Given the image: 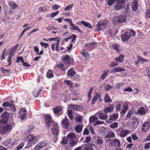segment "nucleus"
I'll use <instances>...</instances> for the list:
<instances>
[{"mask_svg": "<svg viewBox=\"0 0 150 150\" xmlns=\"http://www.w3.org/2000/svg\"><path fill=\"white\" fill-rule=\"evenodd\" d=\"M68 137L69 141V144L70 146L72 147L78 143L75 135L72 133H69L68 135Z\"/></svg>", "mask_w": 150, "mask_h": 150, "instance_id": "f257e3e1", "label": "nucleus"}, {"mask_svg": "<svg viewBox=\"0 0 150 150\" xmlns=\"http://www.w3.org/2000/svg\"><path fill=\"white\" fill-rule=\"evenodd\" d=\"M126 17L123 15L119 16H117L113 18L112 20L113 23L116 25L118 23H122L126 22Z\"/></svg>", "mask_w": 150, "mask_h": 150, "instance_id": "f03ea898", "label": "nucleus"}, {"mask_svg": "<svg viewBox=\"0 0 150 150\" xmlns=\"http://www.w3.org/2000/svg\"><path fill=\"white\" fill-rule=\"evenodd\" d=\"M108 23L107 20H101L100 21L97 25V30L100 31L104 29Z\"/></svg>", "mask_w": 150, "mask_h": 150, "instance_id": "7ed1b4c3", "label": "nucleus"}, {"mask_svg": "<svg viewBox=\"0 0 150 150\" xmlns=\"http://www.w3.org/2000/svg\"><path fill=\"white\" fill-rule=\"evenodd\" d=\"M39 139L38 136H35L32 134H29L27 137L28 144L30 145V146H31V144H34Z\"/></svg>", "mask_w": 150, "mask_h": 150, "instance_id": "20e7f679", "label": "nucleus"}, {"mask_svg": "<svg viewBox=\"0 0 150 150\" xmlns=\"http://www.w3.org/2000/svg\"><path fill=\"white\" fill-rule=\"evenodd\" d=\"M129 122H130L129 123V127L132 129L136 128L138 125V121L136 117L134 116L132 117L130 119Z\"/></svg>", "mask_w": 150, "mask_h": 150, "instance_id": "39448f33", "label": "nucleus"}, {"mask_svg": "<svg viewBox=\"0 0 150 150\" xmlns=\"http://www.w3.org/2000/svg\"><path fill=\"white\" fill-rule=\"evenodd\" d=\"M14 123H11V124L3 126H0V131H1V133H4L5 132L10 131L12 129V126H14Z\"/></svg>", "mask_w": 150, "mask_h": 150, "instance_id": "423d86ee", "label": "nucleus"}, {"mask_svg": "<svg viewBox=\"0 0 150 150\" xmlns=\"http://www.w3.org/2000/svg\"><path fill=\"white\" fill-rule=\"evenodd\" d=\"M129 131L127 130L124 129L122 128H120L117 130V132L120 137H124L126 136L128 134Z\"/></svg>", "mask_w": 150, "mask_h": 150, "instance_id": "0eeeda50", "label": "nucleus"}, {"mask_svg": "<svg viewBox=\"0 0 150 150\" xmlns=\"http://www.w3.org/2000/svg\"><path fill=\"white\" fill-rule=\"evenodd\" d=\"M27 111L24 108H21L19 112V116L21 120H24L26 116Z\"/></svg>", "mask_w": 150, "mask_h": 150, "instance_id": "6e6552de", "label": "nucleus"}, {"mask_svg": "<svg viewBox=\"0 0 150 150\" xmlns=\"http://www.w3.org/2000/svg\"><path fill=\"white\" fill-rule=\"evenodd\" d=\"M63 62L66 64H70L72 63L73 61L71 59L69 56L67 55L63 56L62 57Z\"/></svg>", "mask_w": 150, "mask_h": 150, "instance_id": "1a4fd4ad", "label": "nucleus"}, {"mask_svg": "<svg viewBox=\"0 0 150 150\" xmlns=\"http://www.w3.org/2000/svg\"><path fill=\"white\" fill-rule=\"evenodd\" d=\"M117 1V2L115 6V9L116 10L121 9L125 6V2H121L120 1Z\"/></svg>", "mask_w": 150, "mask_h": 150, "instance_id": "9d476101", "label": "nucleus"}, {"mask_svg": "<svg viewBox=\"0 0 150 150\" xmlns=\"http://www.w3.org/2000/svg\"><path fill=\"white\" fill-rule=\"evenodd\" d=\"M131 35L130 33L126 32L121 35V38L122 41L126 42L128 41Z\"/></svg>", "mask_w": 150, "mask_h": 150, "instance_id": "9b49d317", "label": "nucleus"}, {"mask_svg": "<svg viewBox=\"0 0 150 150\" xmlns=\"http://www.w3.org/2000/svg\"><path fill=\"white\" fill-rule=\"evenodd\" d=\"M19 46L18 44H17L15 46L11 48H10L8 51L9 52V55L13 57L15 54L16 49Z\"/></svg>", "mask_w": 150, "mask_h": 150, "instance_id": "f8f14e48", "label": "nucleus"}, {"mask_svg": "<svg viewBox=\"0 0 150 150\" xmlns=\"http://www.w3.org/2000/svg\"><path fill=\"white\" fill-rule=\"evenodd\" d=\"M46 123L47 127H50L52 122L51 116L49 114L46 115L45 116Z\"/></svg>", "mask_w": 150, "mask_h": 150, "instance_id": "ddd939ff", "label": "nucleus"}, {"mask_svg": "<svg viewBox=\"0 0 150 150\" xmlns=\"http://www.w3.org/2000/svg\"><path fill=\"white\" fill-rule=\"evenodd\" d=\"M62 125L64 129H68L69 126V120L67 118L64 119L62 121Z\"/></svg>", "mask_w": 150, "mask_h": 150, "instance_id": "4468645a", "label": "nucleus"}, {"mask_svg": "<svg viewBox=\"0 0 150 150\" xmlns=\"http://www.w3.org/2000/svg\"><path fill=\"white\" fill-rule=\"evenodd\" d=\"M51 132L54 136H57L58 135L59 133L58 126L57 124H55L54 126L51 129Z\"/></svg>", "mask_w": 150, "mask_h": 150, "instance_id": "2eb2a0df", "label": "nucleus"}, {"mask_svg": "<svg viewBox=\"0 0 150 150\" xmlns=\"http://www.w3.org/2000/svg\"><path fill=\"white\" fill-rule=\"evenodd\" d=\"M45 141H42L34 147L35 150H38L44 147L46 145Z\"/></svg>", "mask_w": 150, "mask_h": 150, "instance_id": "dca6fc26", "label": "nucleus"}, {"mask_svg": "<svg viewBox=\"0 0 150 150\" xmlns=\"http://www.w3.org/2000/svg\"><path fill=\"white\" fill-rule=\"evenodd\" d=\"M96 115L99 117V119L102 120H105L108 117V116L105 113H103L100 112H98L96 113Z\"/></svg>", "mask_w": 150, "mask_h": 150, "instance_id": "f3484780", "label": "nucleus"}, {"mask_svg": "<svg viewBox=\"0 0 150 150\" xmlns=\"http://www.w3.org/2000/svg\"><path fill=\"white\" fill-rule=\"evenodd\" d=\"M150 127V124L148 122H145L143 125L142 130L143 132H146L149 129Z\"/></svg>", "mask_w": 150, "mask_h": 150, "instance_id": "a211bd4d", "label": "nucleus"}, {"mask_svg": "<svg viewBox=\"0 0 150 150\" xmlns=\"http://www.w3.org/2000/svg\"><path fill=\"white\" fill-rule=\"evenodd\" d=\"M111 146L114 145L115 146L120 147V141L117 139H115L112 141V143H110Z\"/></svg>", "mask_w": 150, "mask_h": 150, "instance_id": "6ab92c4d", "label": "nucleus"}, {"mask_svg": "<svg viewBox=\"0 0 150 150\" xmlns=\"http://www.w3.org/2000/svg\"><path fill=\"white\" fill-rule=\"evenodd\" d=\"M113 109L114 107L111 105H110L104 108L103 111L105 114H107V113L112 112Z\"/></svg>", "mask_w": 150, "mask_h": 150, "instance_id": "aec40b11", "label": "nucleus"}, {"mask_svg": "<svg viewBox=\"0 0 150 150\" xmlns=\"http://www.w3.org/2000/svg\"><path fill=\"white\" fill-rule=\"evenodd\" d=\"M125 69L121 67H117L112 69V71L113 73L120 72L125 71Z\"/></svg>", "mask_w": 150, "mask_h": 150, "instance_id": "412c9836", "label": "nucleus"}, {"mask_svg": "<svg viewBox=\"0 0 150 150\" xmlns=\"http://www.w3.org/2000/svg\"><path fill=\"white\" fill-rule=\"evenodd\" d=\"M146 110L143 107H140L137 111V113L141 115H145L146 114Z\"/></svg>", "mask_w": 150, "mask_h": 150, "instance_id": "4be33fe9", "label": "nucleus"}, {"mask_svg": "<svg viewBox=\"0 0 150 150\" xmlns=\"http://www.w3.org/2000/svg\"><path fill=\"white\" fill-rule=\"evenodd\" d=\"M8 4L9 6L13 9H15L18 6L13 1H9Z\"/></svg>", "mask_w": 150, "mask_h": 150, "instance_id": "5701e85b", "label": "nucleus"}, {"mask_svg": "<svg viewBox=\"0 0 150 150\" xmlns=\"http://www.w3.org/2000/svg\"><path fill=\"white\" fill-rule=\"evenodd\" d=\"M118 115L117 114L115 113L113 114L110 116L109 119V121H115L118 118Z\"/></svg>", "mask_w": 150, "mask_h": 150, "instance_id": "b1692460", "label": "nucleus"}, {"mask_svg": "<svg viewBox=\"0 0 150 150\" xmlns=\"http://www.w3.org/2000/svg\"><path fill=\"white\" fill-rule=\"evenodd\" d=\"M59 41H57L56 42L54 43L53 45H52L51 47L52 50L53 51L54 50V47L55 46H56L55 50L57 51H59Z\"/></svg>", "mask_w": 150, "mask_h": 150, "instance_id": "393cba45", "label": "nucleus"}, {"mask_svg": "<svg viewBox=\"0 0 150 150\" xmlns=\"http://www.w3.org/2000/svg\"><path fill=\"white\" fill-rule=\"evenodd\" d=\"M138 3L136 1H134L132 3L131 7L132 10L135 11L138 8Z\"/></svg>", "mask_w": 150, "mask_h": 150, "instance_id": "a878e982", "label": "nucleus"}, {"mask_svg": "<svg viewBox=\"0 0 150 150\" xmlns=\"http://www.w3.org/2000/svg\"><path fill=\"white\" fill-rule=\"evenodd\" d=\"M70 25L71 26V30H77L80 33L81 32V31L80 30V28L77 25H74L73 23H72Z\"/></svg>", "mask_w": 150, "mask_h": 150, "instance_id": "bb28decb", "label": "nucleus"}, {"mask_svg": "<svg viewBox=\"0 0 150 150\" xmlns=\"http://www.w3.org/2000/svg\"><path fill=\"white\" fill-rule=\"evenodd\" d=\"M69 140V138L68 137L67 135L66 137H63L62 140L60 142V144L63 145L66 144L68 143Z\"/></svg>", "mask_w": 150, "mask_h": 150, "instance_id": "cd10ccee", "label": "nucleus"}, {"mask_svg": "<svg viewBox=\"0 0 150 150\" xmlns=\"http://www.w3.org/2000/svg\"><path fill=\"white\" fill-rule=\"evenodd\" d=\"M109 70L108 69H106L103 71V74L100 76V79L102 80L105 79V77L108 75Z\"/></svg>", "mask_w": 150, "mask_h": 150, "instance_id": "c85d7f7f", "label": "nucleus"}, {"mask_svg": "<svg viewBox=\"0 0 150 150\" xmlns=\"http://www.w3.org/2000/svg\"><path fill=\"white\" fill-rule=\"evenodd\" d=\"M62 109V106H57L53 109V111L55 114L58 113L60 112Z\"/></svg>", "mask_w": 150, "mask_h": 150, "instance_id": "c756f323", "label": "nucleus"}, {"mask_svg": "<svg viewBox=\"0 0 150 150\" xmlns=\"http://www.w3.org/2000/svg\"><path fill=\"white\" fill-rule=\"evenodd\" d=\"M41 91V89L38 90L36 89H34L33 92L34 96L36 97L38 96L40 94Z\"/></svg>", "mask_w": 150, "mask_h": 150, "instance_id": "7c9ffc66", "label": "nucleus"}, {"mask_svg": "<svg viewBox=\"0 0 150 150\" xmlns=\"http://www.w3.org/2000/svg\"><path fill=\"white\" fill-rule=\"evenodd\" d=\"M69 107L75 111L80 110L79 106L77 105H71L69 106Z\"/></svg>", "mask_w": 150, "mask_h": 150, "instance_id": "2f4dec72", "label": "nucleus"}, {"mask_svg": "<svg viewBox=\"0 0 150 150\" xmlns=\"http://www.w3.org/2000/svg\"><path fill=\"white\" fill-rule=\"evenodd\" d=\"M81 24L84 26L87 27L89 28H91L92 27L91 25L89 23L83 21H81Z\"/></svg>", "mask_w": 150, "mask_h": 150, "instance_id": "473e14b6", "label": "nucleus"}, {"mask_svg": "<svg viewBox=\"0 0 150 150\" xmlns=\"http://www.w3.org/2000/svg\"><path fill=\"white\" fill-rule=\"evenodd\" d=\"M46 75L47 77L49 79L52 78L54 76L53 71L51 70H48Z\"/></svg>", "mask_w": 150, "mask_h": 150, "instance_id": "72a5a7b5", "label": "nucleus"}, {"mask_svg": "<svg viewBox=\"0 0 150 150\" xmlns=\"http://www.w3.org/2000/svg\"><path fill=\"white\" fill-rule=\"evenodd\" d=\"M82 129V126L81 125H77L75 131L77 133H79L81 132Z\"/></svg>", "mask_w": 150, "mask_h": 150, "instance_id": "f704fd0d", "label": "nucleus"}, {"mask_svg": "<svg viewBox=\"0 0 150 150\" xmlns=\"http://www.w3.org/2000/svg\"><path fill=\"white\" fill-rule=\"evenodd\" d=\"M124 56L122 54L120 55L119 57L115 59V60L118 62H122L124 58Z\"/></svg>", "mask_w": 150, "mask_h": 150, "instance_id": "c9c22d12", "label": "nucleus"}, {"mask_svg": "<svg viewBox=\"0 0 150 150\" xmlns=\"http://www.w3.org/2000/svg\"><path fill=\"white\" fill-rule=\"evenodd\" d=\"M104 101L105 102H111V100L110 99L109 96L106 93L104 97Z\"/></svg>", "mask_w": 150, "mask_h": 150, "instance_id": "e433bc0d", "label": "nucleus"}, {"mask_svg": "<svg viewBox=\"0 0 150 150\" xmlns=\"http://www.w3.org/2000/svg\"><path fill=\"white\" fill-rule=\"evenodd\" d=\"M100 98V95L98 93H96L94 97L92 99V103L93 104H94L96 100Z\"/></svg>", "mask_w": 150, "mask_h": 150, "instance_id": "4c0bfd02", "label": "nucleus"}, {"mask_svg": "<svg viewBox=\"0 0 150 150\" xmlns=\"http://www.w3.org/2000/svg\"><path fill=\"white\" fill-rule=\"evenodd\" d=\"M0 70L1 72L4 74H6L9 73L11 71L10 69H6L2 67H0Z\"/></svg>", "mask_w": 150, "mask_h": 150, "instance_id": "58836bf2", "label": "nucleus"}, {"mask_svg": "<svg viewBox=\"0 0 150 150\" xmlns=\"http://www.w3.org/2000/svg\"><path fill=\"white\" fill-rule=\"evenodd\" d=\"M81 53L86 59L88 57H89V54L88 53L86 52L84 50H83L81 51Z\"/></svg>", "mask_w": 150, "mask_h": 150, "instance_id": "ea45409f", "label": "nucleus"}, {"mask_svg": "<svg viewBox=\"0 0 150 150\" xmlns=\"http://www.w3.org/2000/svg\"><path fill=\"white\" fill-rule=\"evenodd\" d=\"M75 74V72L71 69H70L67 72V74L71 76H73Z\"/></svg>", "mask_w": 150, "mask_h": 150, "instance_id": "a19ab883", "label": "nucleus"}, {"mask_svg": "<svg viewBox=\"0 0 150 150\" xmlns=\"http://www.w3.org/2000/svg\"><path fill=\"white\" fill-rule=\"evenodd\" d=\"M64 82L65 84L71 88H72L73 84L72 82L71 81L69 80H65Z\"/></svg>", "mask_w": 150, "mask_h": 150, "instance_id": "79ce46f5", "label": "nucleus"}, {"mask_svg": "<svg viewBox=\"0 0 150 150\" xmlns=\"http://www.w3.org/2000/svg\"><path fill=\"white\" fill-rule=\"evenodd\" d=\"M12 102L11 101L5 102L3 103L2 106L4 107L10 106Z\"/></svg>", "mask_w": 150, "mask_h": 150, "instance_id": "37998d69", "label": "nucleus"}, {"mask_svg": "<svg viewBox=\"0 0 150 150\" xmlns=\"http://www.w3.org/2000/svg\"><path fill=\"white\" fill-rule=\"evenodd\" d=\"M58 67L61 70L65 71V68L64 66V64L62 63H60L57 65Z\"/></svg>", "mask_w": 150, "mask_h": 150, "instance_id": "c03bdc74", "label": "nucleus"}, {"mask_svg": "<svg viewBox=\"0 0 150 150\" xmlns=\"http://www.w3.org/2000/svg\"><path fill=\"white\" fill-rule=\"evenodd\" d=\"M137 59L141 63H143L144 62H146L148 61V60L146 59H144L142 58L140 56H138Z\"/></svg>", "mask_w": 150, "mask_h": 150, "instance_id": "a18cd8bd", "label": "nucleus"}, {"mask_svg": "<svg viewBox=\"0 0 150 150\" xmlns=\"http://www.w3.org/2000/svg\"><path fill=\"white\" fill-rule=\"evenodd\" d=\"M88 147L89 150H94L96 148V146L94 144L89 143L88 144Z\"/></svg>", "mask_w": 150, "mask_h": 150, "instance_id": "49530a36", "label": "nucleus"}, {"mask_svg": "<svg viewBox=\"0 0 150 150\" xmlns=\"http://www.w3.org/2000/svg\"><path fill=\"white\" fill-rule=\"evenodd\" d=\"M98 119V118L97 117L92 116L89 118V121L90 122L92 123Z\"/></svg>", "mask_w": 150, "mask_h": 150, "instance_id": "de8ad7c7", "label": "nucleus"}, {"mask_svg": "<svg viewBox=\"0 0 150 150\" xmlns=\"http://www.w3.org/2000/svg\"><path fill=\"white\" fill-rule=\"evenodd\" d=\"M112 47L113 49H115L117 52L119 51V49L120 48V46L117 44L113 45H112Z\"/></svg>", "mask_w": 150, "mask_h": 150, "instance_id": "09e8293b", "label": "nucleus"}, {"mask_svg": "<svg viewBox=\"0 0 150 150\" xmlns=\"http://www.w3.org/2000/svg\"><path fill=\"white\" fill-rule=\"evenodd\" d=\"M93 90V87H91L89 89V91L88 93V97L89 98V100L91 98V94Z\"/></svg>", "mask_w": 150, "mask_h": 150, "instance_id": "8fccbe9b", "label": "nucleus"}, {"mask_svg": "<svg viewBox=\"0 0 150 150\" xmlns=\"http://www.w3.org/2000/svg\"><path fill=\"white\" fill-rule=\"evenodd\" d=\"M97 143L98 144L101 145L103 143V141L101 137H98L97 138L96 141Z\"/></svg>", "mask_w": 150, "mask_h": 150, "instance_id": "3c124183", "label": "nucleus"}, {"mask_svg": "<svg viewBox=\"0 0 150 150\" xmlns=\"http://www.w3.org/2000/svg\"><path fill=\"white\" fill-rule=\"evenodd\" d=\"M73 4H71L67 6L64 8V11H67L71 9L73 7Z\"/></svg>", "mask_w": 150, "mask_h": 150, "instance_id": "603ef678", "label": "nucleus"}, {"mask_svg": "<svg viewBox=\"0 0 150 150\" xmlns=\"http://www.w3.org/2000/svg\"><path fill=\"white\" fill-rule=\"evenodd\" d=\"M8 114L7 112H5L2 114L1 116L2 118H6L8 119Z\"/></svg>", "mask_w": 150, "mask_h": 150, "instance_id": "864d4df0", "label": "nucleus"}, {"mask_svg": "<svg viewBox=\"0 0 150 150\" xmlns=\"http://www.w3.org/2000/svg\"><path fill=\"white\" fill-rule=\"evenodd\" d=\"M8 119L4 118H2L0 120V123L3 124H6L7 121Z\"/></svg>", "mask_w": 150, "mask_h": 150, "instance_id": "5fc2aeb1", "label": "nucleus"}, {"mask_svg": "<svg viewBox=\"0 0 150 150\" xmlns=\"http://www.w3.org/2000/svg\"><path fill=\"white\" fill-rule=\"evenodd\" d=\"M117 1V0H108V4L109 6H110L116 2Z\"/></svg>", "mask_w": 150, "mask_h": 150, "instance_id": "6e6d98bb", "label": "nucleus"}, {"mask_svg": "<svg viewBox=\"0 0 150 150\" xmlns=\"http://www.w3.org/2000/svg\"><path fill=\"white\" fill-rule=\"evenodd\" d=\"M23 28H25L23 30L25 32L26 31L28 30L31 28V27H28V25L27 24H25V25L23 26Z\"/></svg>", "mask_w": 150, "mask_h": 150, "instance_id": "4d7b16f0", "label": "nucleus"}, {"mask_svg": "<svg viewBox=\"0 0 150 150\" xmlns=\"http://www.w3.org/2000/svg\"><path fill=\"white\" fill-rule=\"evenodd\" d=\"M115 136V135L114 133L113 132H111V133H109L107 134L106 136V138H109V137H114Z\"/></svg>", "mask_w": 150, "mask_h": 150, "instance_id": "13d9d810", "label": "nucleus"}, {"mask_svg": "<svg viewBox=\"0 0 150 150\" xmlns=\"http://www.w3.org/2000/svg\"><path fill=\"white\" fill-rule=\"evenodd\" d=\"M109 64L112 67H113L118 65V64L117 62H110L109 63Z\"/></svg>", "mask_w": 150, "mask_h": 150, "instance_id": "bf43d9fd", "label": "nucleus"}, {"mask_svg": "<svg viewBox=\"0 0 150 150\" xmlns=\"http://www.w3.org/2000/svg\"><path fill=\"white\" fill-rule=\"evenodd\" d=\"M118 123L117 122H115L112 124L110 125V127L114 129L115 128H116L118 126Z\"/></svg>", "mask_w": 150, "mask_h": 150, "instance_id": "052dcab7", "label": "nucleus"}, {"mask_svg": "<svg viewBox=\"0 0 150 150\" xmlns=\"http://www.w3.org/2000/svg\"><path fill=\"white\" fill-rule=\"evenodd\" d=\"M24 143L23 142L21 143L17 147L16 150H19L21 149L24 145Z\"/></svg>", "mask_w": 150, "mask_h": 150, "instance_id": "680f3d73", "label": "nucleus"}, {"mask_svg": "<svg viewBox=\"0 0 150 150\" xmlns=\"http://www.w3.org/2000/svg\"><path fill=\"white\" fill-rule=\"evenodd\" d=\"M12 57L11 56H9L7 59V61L9 62V67H10L12 64V57Z\"/></svg>", "mask_w": 150, "mask_h": 150, "instance_id": "e2e57ef3", "label": "nucleus"}, {"mask_svg": "<svg viewBox=\"0 0 150 150\" xmlns=\"http://www.w3.org/2000/svg\"><path fill=\"white\" fill-rule=\"evenodd\" d=\"M104 123V122L100 121H96L94 123V125H96L99 124H103Z\"/></svg>", "mask_w": 150, "mask_h": 150, "instance_id": "0e129e2a", "label": "nucleus"}, {"mask_svg": "<svg viewBox=\"0 0 150 150\" xmlns=\"http://www.w3.org/2000/svg\"><path fill=\"white\" fill-rule=\"evenodd\" d=\"M112 88V87L110 86V84H107L105 87V89L106 91H108L110 89Z\"/></svg>", "mask_w": 150, "mask_h": 150, "instance_id": "69168bd1", "label": "nucleus"}, {"mask_svg": "<svg viewBox=\"0 0 150 150\" xmlns=\"http://www.w3.org/2000/svg\"><path fill=\"white\" fill-rule=\"evenodd\" d=\"M60 7V6L59 5L55 4L52 7V8L54 10H56Z\"/></svg>", "mask_w": 150, "mask_h": 150, "instance_id": "338daca9", "label": "nucleus"}, {"mask_svg": "<svg viewBox=\"0 0 150 150\" xmlns=\"http://www.w3.org/2000/svg\"><path fill=\"white\" fill-rule=\"evenodd\" d=\"M75 120L78 122H80L82 121V117L81 116H78L75 118Z\"/></svg>", "mask_w": 150, "mask_h": 150, "instance_id": "774afa93", "label": "nucleus"}]
</instances>
